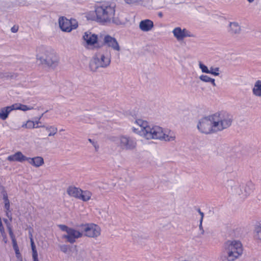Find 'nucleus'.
Returning <instances> with one entry per match:
<instances>
[{"instance_id":"26","label":"nucleus","mask_w":261,"mask_h":261,"mask_svg":"<svg viewBox=\"0 0 261 261\" xmlns=\"http://www.w3.org/2000/svg\"><path fill=\"white\" fill-rule=\"evenodd\" d=\"M199 79L205 83H211L214 87L216 86V84L215 83V80L214 79L211 78L206 75H201L199 76Z\"/></svg>"},{"instance_id":"12","label":"nucleus","mask_w":261,"mask_h":261,"mask_svg":"<svg viewBox=\"0 0 261 261\" xmlns=\"http://www.w3.org/2000/svg\"><path fill=\"white\" fill-rule=\"evenodd\" d=\"M82 236V232L71 228L68 232L63 236V238L67 239L70 243L73 244L75 242L76 239L81 238Z\"/></svg>"},{"instance_id":"16","label":"nucleus","mask_w":261,"mask_h":261,"mask_svg":"<svg viewBox=\"0 0 261 261\" xmlns=\"http://www.w3.org/2000/svg\"><path fill=\"white\" fill-rule=\"evenodd\" d=\"M153 22L152 20L146 19L141 20L139 23V29L143 32H149L153 28Z\"/></svg>"},{"instance_id":"43","label":"nucleus","mask_w":261,"mask_h":261,"mask_svg":"<svg viewBox=\"0 0 261 261\" xmlns=\"http://www.w3.org/2000/svg\"><path fill=\"white\" fill-rule=\"evenodd\" d=\"M29 238L30 239V242L32 241V240H33V234L31 230L29 231Z\"/></svg>"},{"instance_id":"3","label":"nucleus","mask_w":261,"mask_h":261,"mask_svg":"<svg viewBox=\"0 0 261 261\" xmlns=\"http://www.w3.org/2000/svg\"><path fill=\"white\" fill-rule=\"evenodd\" d=\"M243 252V245L240 241H227L224 245L220 258L223 261H234L242 256Z\"/></svg>"},{"instance_id":"30","label":"nucleus","mask_w":261,"mask_h":261,"mask_svg":"<svg viewBox=\"0 0 261 261\" xmlns=\"http://www.w3.org/2000/svg\"><path fill=\"white\" fill-rule=\"evenodd\" d=\"M256 238L261 241V224L257 225L255 227Z\"/></svg>"},{"instance_id":"52","label":"nucleus","mask_w":261,"mask_h":261,"mask_svg":"<svg viewBox=\"0 0 261 261\" xmlns=\"http://www.w3.org/2000/svg\"><path fill=\"white\" fill-rule=\"evenodd\" d=\"M3 226V224L2 221H0V227Z\"/></svg>"},{"instance_id":"35","label":"nucleus","mask_w":261,"mask_h":261,"mask_svg":"<svg viewBox=\"0 0 261 261\" xmlns=\"http://www.w3.org/2000/svg\"><path fill=\"white\" fill-rule=\"evenodd\" d=\"M60 250L64 253H67L68 250L67 245H63L60 246Z\"/></svg>"},{"instance_id":"37","label":"nucleus","mask_w":261,"mask_h":261,"mask_svg":"<svg viewBox=\"0 0 261 261\" xmlns=\"http://www.w3.org/2000/svg\"><path fill=\"white\" fill-rule=\"evenodd\" d=\"M6 215L8 217V218L11 221L12 220V215L10 213V209L9 211L6 210Z\"/></svg>"},{"instance_id":"1","label":"nucleus","mask_w":261,"mask_h":261,"mask_svg":"<svg viewBox=\"0 0 261 261\" xmlns=\"http://www.w3.org/2000/svg\"><path fill=\"white\" fill-rule=\"evenodd\" d=\"M132 132L147 139H158L164 141H173L176 136L174 132L167 129L150 124L146 120L137 118L131 122Z\"/></svg>"},{"instance_id":"14","label":"nucleus","mask_w":261,"mask_h":261,"mask_svg":"<svg viewBox=\"0 0 261 261\" xmlns=\"http://www.w3.org/2000/svg\"><path fill=\"white\" fill-rule=\"evenodd\" d=\"M174 37L178 40H182L185 37H190V33L186 29H181L180 27H176L172 31Z\"/></svg>"},{"instance_id":"31","label":"nucleus","mask_w":261,"mask_h":261,"mask_svg":"<svg viewBox=\"0 0 261 261\" xmlns=\"http://www.w3.org/2000/svg\"><path fill=\"white\" fill-rule=\"evenodd\" d=\"M31 248L32 250V257L33 259L38 258V253L36 248V246L34 242V240L31 241Z\"/></svg>"},{"instance_id":"8","label":"nucleus","mask_w":261,"mask_h":261,"mask_svg":"<svg viewBox=\"0 0 261 261\" xmlns=\"http://www.w3.org/2000/svg\"><path fill=\"white\" fill-rule=\"evenodd\" d=\"M212 118V115H210L199 119L197 127L201 133L207 135L216 133Z\"/></svg>"},{"instance_id":"21","label":"nucleus","mask_w":261,"mask_h":261,"mask_svg":"<svg viewBox=\"0 0 261 261\" xmlns=\"http://www.w3.org/2000/svg\"><path fill=\"white\" fill-rule=\"evenodd\" d=\"M67 193L70 196L79 198L81 190L75 187L70 186L67 189Z\"/></svg>"},{"instance_id":"41","label":"nucleus","mask_w":261,"mask_h":261,"mask_svg":"<svg viewBox=\"0 0 261 261\" xmlns=\"http://www.w3.org/2000/svg\"><path fill=\"white\" fill-rule=\"evenodd\" d=\"M88 141L92 144V145H93V146L95 147V150H96L97 149V146H96V142H94L92 140H91V139H88Z\"/></svg>"},{"instance_id":"13","label":"nucleus","mask_w":261,"mask_h":261,"mask_svg":"<svg viewBox=\"0 0 261 261\" xmlns=\"http://www.w3.org/2000/svg\"><path fill=\"white\" fill-rule=\"evenodd\" d=\"M111 61V55L110 51L107 50L101 54L99 59V67L106 68L109 67Z\"/></svg>"},{"instance_id":"27","label":"nucleus","mask_w":261,"mask_h":261,"mask_svg":"<svg viewBox=\"0 0 261 261\" xmlns=\"http://www.w3.org/2000/svg\"><path fill=\"white\" fill-rule=\"evenodd\" d=\"M91 194L90 192L85 191H83L81 190V193H80V197H79V199H81L83 200V201H87L88 200L90 197H91Z\"/></svg>"},{"instance_id":"25","label":"nucleus","mask_w":261,"mask_h":261,"mask_svg":"<svg viewBox=\"0 0 261 261\" xmlns=\"http://www.w3.org/2000/svg\"><path fill=\"white\" fill-rule=\"evenodd\" d=\"M12 108L14 110H20L23 111L31 110L33 109V107L28 106L27 105H22L21 103H15L12 105Z\"/></svg>"},{"instance_id":"15","label":"nucleus","mask_w":261,"mask_h":261,"mask_svg":"<svg viewBox=\"0 0 261 261\" xmlns=\"http://www.w3.org/2000/svg\"><path fill=\"white\" fill-rule=\"evenodd\" d=\"M82 230L85 232V236L94 237L96 235V225L93 224H83L80 226Z\"/></svg>"},{"instance_id":"53","label":"nucleus","mask_w":261,"mask_h":261,"mask_svg":"<svg viewBox=\"0 0 261 261\" xmlns=\"http://www.w3.org/2000/svg\"><path fill=\"white\" fill-rule=\"evenodd\" d=\"M64 129H62L61 130V132H63V131H64Z\"/></svg>"},{"instance_id":"51","label":"nucleus","mask_w":261,"mask_h":261,"mask_svg":"<svg viewBox=\"0 0 261 261\" xmlns=\"http://www.w3.org/2000/svg\"><path fill=\"white\" fill-rule=\"evenodd\" d=\"M33 260L34 261H39V259H38V258H35V259H33Z\"/></svg>"},{"instance_id":"50","label":"nucleus","mask_w":261,"mask_h":261,"mask_svg":"<svg viewBox=\"0 0 261 261\" xmlns=\"http://www.w3.org/2000/svg\"><path fill=\"white\" fill-rule=\"evenodd\" d=\"M4 221L6 223H8V220L7 219H4Z\"/></svg>"},{"instance_id":"24","label":"nucleus","mask_w":261,"mask_h":261,"mask_svg":"<svg viewBox=\"0 0 261 261\" xmlns=\"http://www.w3.org/2000/svg\"><path fill=\"white\" fill-rule=\"evenodd\" d=\"M89 69L91 71L95 72L98 69V59L94 56L89 63Z\"/></svg>"},{"instance_id":"20","label":"nucleus","mask_w":261,"mask_h":261,"mask_svg":"<svg viewBox=\"0 0 261 261\" xmlns=\"http://www.w3.org/2000/svg\"><path fill=\"white\" fill-rule=\"evenodd\" d=\"M14 110L12 108V105L9 107L3 108L0 109V118L3 120L6 119L9 113L12 111Z\"/></svg>"},{"instance_id":"18","label":"nucleus","mask_w":261,"mask_h":261,"mask_svg":"<svg viewBox=\"0 0 261 261\" xmlns=\"http://www.w3.org/2000/svg\"><path fill=\"white\" fill-rule=\"evenodd\" d=\"M27 161L32 166L35 167H39L44 163V160L41 156L34 158H28Z\"/></svg>"},{"instance_id":"45","label":"nucleus","mask_w":261,"mask_h":261,"mask_svg":"<svg viewBox=\"0 0 261 261\" xmlns=\"http://www.w3.org/2000/svg\"><path fill=\"white\" fill-rule=\"evenodd\" d=\"M3 241H4V242H5V243H6L7 242V239L6 238L5 234H4V236H3Z\"/></svg>"},{"instance_id":"19","label":"nucleus","mask_w":261,"mask_h":261,"mask_svg":"<svg viewBox=\"0 0 261 261\" xmlns=\"http://www.w3.org/2000/svg\"><path fill=\"white\" fill-rule=\"evenodd\" d=\"M241 28L238 22H232L229 23V32L232 35H238L240 33Z\"/></svg>"},{"instance_id":"7","label":"nucleus","mask_w":261,"mask_h":261,"mask_svg":"<svg viewBox=\"0 0 261 261\" xmlns=\"http://www.w3.org/2000/svg\"><path fill=\"white\" fill-rule=\"evenodd\" d=\"M110 140L121 150L133 151L136 149L137 146L136 140L127 135L111 136Z\"/></svg>"},{"instance_id":"55","label":"nucleus","mask_w":261,"mask_h":261,"mask_svg":"<svg viewBox=\"0 0 261 261\" xmlns=\"http://www.w3.org/2000/svg\"><path fill=\"white\" fill-rule=\"evenodd\" d=\"M18 252V250H16V253Z\"/></svg>"},{"instance_id":"5","label":"nucleus","mask_w":261,"mask_h":261,"mask_svg":"<svg viewBox=\"0 0 261 261\" xmlns=\"http://www.w3.org/2000/svg\"><path fill=\"white\" fill-rule=\"evenodd\" d=\"M115 7L108 2L99 3V23L108 24L112 22L116 24H121L123 21H119L118 17H114Z\"/></svg>"},{"instance_id":"29","label":"nucleus","mask_w":261,"mask_h":261,"mask_svg":"<svg viewBox=\"0 0 261 261\" xmlns=\"http://www.w3.org/2000/svg\"><path fill=\"white\" fill-rule=\"evenodd\" d=\"M41 126H36L35 125V122L32 120H28L27 122L24 124H23L22 125V127L28 128V129H32L35 128H39Z\"/></svg>"},{"instance_id":"36","label":"nucleus","mask_w":261,"mask_h":261,"mask_svg":"<svg viewBox=\"0 0 261 261\" xmlns=\"http://www.w3.org/2000/svg\"><path fill=\"white\" fill-rule=\"evenodd\" d=\"M18 30V27L17 25H14L11 28V31L13 33H16Z\"/></svg>"},{"instance_id":"57","label":"nucleus","mask_w":261,"mask_h":261,"mask_svg":"<svg viewBox=\"0 0 261 261\" xmlns=\"http://www.w3.org/2000/svg\"><path fill=\"white\" fill-rule=\"evenodd\" d=\"M95 12L96 13V14L97 15V14H96V10H95Z\"/></svg>"},{"instance_id":"17","label":"nucleus","mask_w":261,"mask_h":261,"mask_svg":"<svg viewBox=\"0 0 261 261\" xmlns=\"http://www.w3.org/2000/svg\"><path fill=\"white\" fill-rule=\"evenodd\" d=\"M28 158L23 155L20 151H18L14 154L9 156L7 160L9 161H17L22 162L27 161Z\"/></svg>"},{"instance_id":"48","label":"nucleus","mask_w":261,"mask_h":261,"mask_svg":"<svg viewBox=\"0 0 261 261\" xmlns=\"http://www.w3.org/2000/svg\"><path fill=\"white\" fill-rule=\"evenodd\" d=\"M249 3H251L254 2V0H247Z\"/></svg>"},{"instance_id":"46","label":"nucleus","mask_w":261,"mask_h":261,"mask_svg":"<svg viewBox=\"0 0 261 261\" xmlns=\"http://www.w3.org/2000/svg\"><path fill=\"white\" fill-rule=\"evenodd\" d=\"M40 118H41V117H40ZM40 119V118H39V119ZM34 122H35V125H36V124H38L39 123H40V122L39 120H38V121H34Z\"/></svg>"},{"instance_id":"56","label":"nucleus","mask_w":261,"mask_h":261,"mask_svg":"<svg viewBox=\"0 0 261 261\" xmlns=\"http://www.w3.org/2000/svg\"><path fill=\"white\" fill-rule=\"evenodd\" d=\"M18 252V250H16V253Z\"/></svg>"},{"instance_id":"38","label":"nucleus","mask_w":261,"mask_h":261,"mask_svg":"<svg viewBox=\"0 0 261 261\" xmlns=\"http://www.w3.org/2000/svg\"><path fill=\"white\" fill-rule=\"evenodd\" d=\"M202 220H200V224L199 225V229L201 230V234H203L204 232V231L202 227Z\"/></svg>"},{"instance_id":"23","label":"nucleus","mask_w":261,"mask_h":261,"mask_svg":"<svg viewBox=\"0 0 261 261\" xmlns=\"http://www.w3.org/2000/svg\"><path fill=\"white\" fill-rule=\"evenodd\" d=\"M253 94L258 97H261V81L257 80L254 84L252 89Z\"/></svg>"},{"instance_id":"40","label":"nucleus","mask_w":261,"mask_h":261,"mask_svg":"<svg viewBox=\"0 0 261 261\" xmlns=\"http://www.w3.org/2000/svg\"><path fill=\"white\" fill-rule=\"evenodd\" d=\"M197 211L199 213V214L200 215V216H201V218H200V220H202V222L203 221V217H204V213L200 211V208H198L197 209Z\"/></svg>"},{"instance_id":"42","label":"nucleus","mask_w":261,"mask_h":261,"mask_svg":"<svg viewBox=\"0 0 261 261\" xmlns=\"http://www.w3.org/2000/svg\"><path fill=\"white\" fill-rule=\"evenodd\" d=\"M0 231H1L2 236H4V234H5V229H4L3 226L0 227Z\"/></svg>"},{"instance_id":"44","label":"nucleus","mask_w":261,"mask_h":261,"mask_svg":"<svg viewBox=\"0 0 261 261\" xmlns=\"http://www.w3.org/2000/svg\"><path fill=\"white\" fill-rule=\"evenodd\" d=\"M213 71L219 72V68L218 67L213 68Z\"/></svg>"},{"instance_id":"10","label":"nucleus","mask_w":261,"mask_h":261,"mask_svg":"<svg viewBox=\"0 0 261 261\" xmlns=\"http://www.w3.org/2000/svg\"><path fill=\"white\" fill-rule=\"evenodd\" d=\"M59 23L62 31L66 32H70L72 30L76 29L78 27V23L76 20H69L63 17L59 18Z\"/></svg>"},{"instance_id":"39","label":"nucleus","mask_w":261,"mask_h":261,"mask_svg":"<svg viewBox=\"0 0 261 261\" xmlns=\"http://www.w3.org/2000/svg\"><path fill=\"white\" fill-rule=\"evenodd\" d=\"M9 234H10L11 238H12L13 242L15 243V240L14 239L13 233L12 232V229L10 228H9Z\"/></svg>"},{"instance_id":"33","label":"nucleus","mask_w":261,"mask_h":261,"mask_svg":"<svg viewBox=\"0 0 261 261\" xmlns=\"http://www.w3.org/2000/svg\"><path fill=\"white\" fill-rule=\"evenodd\" d=\"M144 0H124L125 3L127 4H137L142 3Z\"/></svg>"},{"instance_id":"34","label":"nucleus","mask_w":261,"mask_h":261,"mask_svg":"<svg viewBox=\"0 0 261 261\" xmlns=\"http://www.w3.org/2000/svg\"><path fill=\"white\" fill-rule=\"evenodd\" d=\"M60 228L62 230L66 232V233L71 228L68 227L67 226L65 225H59Z\"/></svg>"},{"instance_id":"49","label":"nucleus","mask_w":261,"mask_h":261,"mask_svg":"<svg viewBox=\"0 0 261 261\" xmlns=\"http://www.w3.org/2000/svg\"><path fill=\"white\" fill-rule=\"evenodd\" d=\"M36 126H41L40 127H45L44 125L41 126V125H38V124H36Z\"/></svg>"},{"instance_id":"22","label":"nucleus","mask_w":261,"mask_h":261,"mask_svg":"<svg viewBox=\"0 0 261 261\" xmlns=\"http://www.w3.org/2000/svg\"><path fill=\"white\" fill-rule=\"evenodd\" d=\"M199 66L202 72L205 73H209L215 76L219 75V72L213 71V67H211L209 69L206 66L202 64L201 62L199 63Z\"/></svg>"},{"instance_id":"4","label":"nucleus","mask_w":261,"mask_h":261,"mask_svg":"<svg viewBox=\"0 0 261 261\" xmlns=\"http://www.w3.org/2000/svg\"><path fill=\"white\" fill-rule=\"evenodd\" d=\"M225 187L229 193L238 195L243 199L247 198L254 190V185L250 181L245 184H240L232 179H229L225 183Z\"/></svg>"},{"instance_id":"11","label":"nucleus","mask_w":261,"mask_h":261,"mask_svg":"<svg viewBox=\"0 0 261 261\" xmlns=\"http://www.w3.org/2000/svg\"><path fill=\"white\" fill-rule=\"evenodd\" d=\"M100 37L102 39V44L111 48L114 50L119 51L121 49L120 46L116 39L109 35H100Z\"/></svg>"},{"instance_id":"32","label":"nucleus","mask_w":261,"mask_h":261,"mask_svg":"<svg viewBox=\"0 0 261 261\" xmlns=\"http://www.w3.org/2000/svg\"><path fill=\"white\" fill-rule=\"evenodd\" d=\"M3 199L5 202V209L9 211L10 209V202L6 194L3 195Z\"/></svg>"},{"instance_id":"2","label":"nucleus","mask_w":261,"mask_h":261,"mask_svg":"<svg viewBox=\"0 0 261 261\" xmlns=\"http://www.w3.org/2000/svg\"><path fill=\"white\" fill-rule=\"evenodd\" d=\"M36 56L37 61L39 62V64L48 67L54 68L59 63V58L57 53L49 47H38Z\"/></svg>"},{"instance_id":"28","label":"nucleus","mask_w":261,"mask_h":261,"mask_svg":"<svg viewBox=\"0 0 261 261\" xmlns=\"http://www.w3.org/2000/svg\"><path fill=\"white\" fill-rule=\"evenodd\" d=\"M44 128H45L46 130L49 133L48 135L49 137L55 136L58 131L57 128L54 126H45Z\"/></svg>"},{"instance_id":"6","label":"nucleus","mask_w":261,"mask_h":261,"mask_svg":"<svg viewBox=\"0 0 261 261\" xmlns=\"http://www.w3.org/2000/svg\"><path fill=\"white\" fill-rule=\"evenodd\" d=\"M214 128L216 133L221 132L229 127L233 121V117L229 113L224 112H218L212 114Z\"/></svg>"},{"instance_id":"54","label":"nucleus","mask_w":261,"mask_h":261,"mask_svg":"<svg viewBox=\"0 0 261 261\" xmlns=\"http://www.w3.org/2000/svg\"><path fill=\"white\" fill-rule=\"evenodd\" d=\"M18 252V250H16V253Z\"/></svg>"},{"instance_id":"47","label":"nucleus","mask_w":261,"mask_h":261,"mask_svg":"<svg viewBox=\"0 0 261 261\" xmlns=\"http://www.w3.org/2000/svg\"><path fill=\"white\" fill-rule=\"evenodd\" d=\"M159 16H160V17H162V16H163V14L161 12L159 13V14H158Z\"/></svg>"},{"instance_id":"9","label":"nucleus","mask_w":261,"mask_h":261,"mask_svg":"<svg viewBox=\"0 0 261 261\" xmlns=\"http://www.w3.org/2000/svg\"><path fill=\"white\" fill-rule=\"evenodd\" d=\"M82 39L83 45L88 49H93L97 44V36L91 32L87 31L84 33Z\"/></svg>"}]
</instances>
